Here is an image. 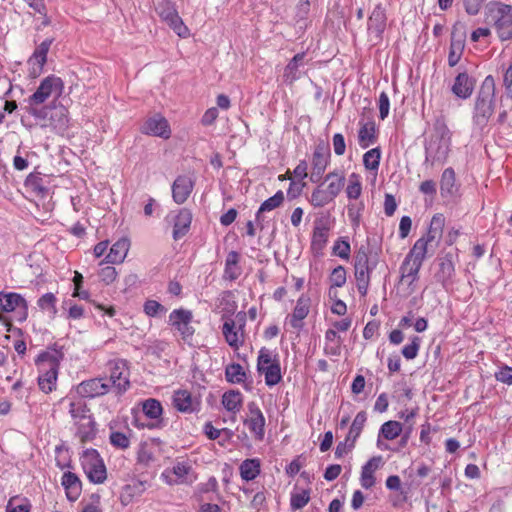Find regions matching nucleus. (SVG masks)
<instances>
[{"mask_svg":"<svg viewBox=\"0 0 512 512\" xmlns=\"http://www.w3.org/2000/svg\"><path fill=\"white\" fill-rule=\"evenodd\" d=\"M98 275H99L100 280L103 283H105L106 285H109L115 281V279L117 277V271L112 266H106V267H103L102 269H100Z\"/></svg>","mask_w":512,"mask_h":512,"instance_id":"obj_63","label":"nucleus"},{"mask_svg":"<svg viewBox=\"0 0 512 512\" xmlns=\"http://www.w3.org/2000/svg\"><path fill=\"white\" fill-rule=\"evenodd\" d=\"M403 430V425L394 420L383 423L379 429L378 442L383 437L387 440H393L397 438Z\"/></svg>","mask_w":512,"mask_h":512,"instance_id":"obj_37","label":"nucleus"},{"mask_svg":"<svg viewBox=\"0 0 512 512\" xmlns=\"http://www.w3.org/2000/svg\"><path fill=\"white\" fill-rule=\"evenodd\" d=\"M284 201V193L283 191H277L272 197L266 199L261 206L259 207L256 218L259 219L260 215L264 212L272 211L278 208Z\"/></svg>","mask_w":512,"mask_h":512,"instance_id":"obj_44","label":"nucleus"},{"mask_svg":"<svg viewBox=\"0 0 512 512\" xmlns=\"http://www.w3.org/2000/svg\"><path fill=\"white\" fill-rule=\"evenodd\" d=\"M432 246V244L421 237L415 242L409 253L406 255L405 259L412 262L415 261V263L422 265L426 258L429 247Z\"/></svg>","mask_w":512,"mask_h":512,"instance_id":"obj_33","label":"nucleus"},{"mask_svg":"<svg viewBox=\"0 0 512 512\" xmlns=\"http://www.w3.org/2000/svg\"><path fill=\"white\" fill-rule=\"evenodd\" d=\"M487 15L493 22L500 40L512 39V6L502 2H490L487 5Z\"/></svg>","mask_w":512,"mask_h":512,"instance_id":"obj_5","label":"nucleus"},{"mask_svg":"<svg viewBox=\"0 0 512 512\" xmlns=\"http://www.w3.org/2000/svg\"><path fill=\"white\" fill-rule=\"evenodd\" d=\"M130 242L127 238H121L110 248L106 256V262L111 264L122 263L129 251Z\"/></svg>","mask_w":512,"mask_h":512,"instance_id":"obj_25","label":"nucleus"},{"mask_svg":"<svg viewBox=\"0 0 512 512\" xmlns=\"http://www.w3.org/2000/svg\"><path fill=\"white\" fill-rule=\"evenodd\" d=\"M440 192L444 198H453L458 192L455 171L451 167L446 168L441 175Z\"/></svg>","mask_w":512,"mask_h":512,"instance_id":"obj_23","label":"nucleus"},{"mask_svg":"<svg viewBox=\"0 0 512 512\" xmlns=\"http://www.w3.org/2000/svg\"><path fill=\"white\" fill-rule=\"evenodd\" d=\"M110 389L106 378H93L81 382L76 387V393L82 398H95L105 395Z\"/></svg>","mask_w":512,"mask_h":512,"instance_id":"obj_15","label":"nucleus"},{"mask_svg":"<svg viewBox=\"0 0 512 512\" xmlns=\"http://www.w3.org/2000/svg\"><path fill=\"white\" fill-rule=\"evenodd\" d=\"M420 343H421L420 338L417 336H414L411 340V343L406 344L402 348L401 352H402V355L404 356V358H406L407 360L415 359L417 357L419 349H420Z\"/></svg>","mask_w":512,"mask_h":512,"instance_id":"obj_56","label":"nucleus"},{"mask_svg":"<svg viewBox=\"0 0 512 512\" xmlns=\"http://www.w3.org/2000/svg\"><path fill=\"white\" fill-rule=\"evenodd\" d=\"M156 11L160 18L165 21L169 27L182 38L189 36V29L179 16L175 5L169 0H161L158 2Z\"/></svg>","mask_w":512,"mask_h":512,"instance_id":"obj_8","label":"nucleus"},{"mask_svg":"<svg viewBox=\"0 0 512 512\" xmlns=\"http://www.w3.org/2000/svg\"><path fill=\"white\" fill-rule=\"evenodd\" d=\"M110 430L111 432L109 435V440L111 445L118 448H128V446L130 445V429L128 427H125L123 431H115L111 427Z\"/></svg>","mask_w":512,"mask_h":512,"instance_id":"obj_43","label":"nucleus"},{"mask_svg":"<svg viewBox=\"0 0 512 512\" xmlns=\"http://www.w3.org/2000/svg\"><path fill=\"white\" fill-rule=\"evenodd\" d=\"M248 408L250 412L248 420L249 427L255 434L262 435L265 425V418L263 416V413L255 403H250L248 405Z\"/></svg>","mask_w":512,"mask_h":512,"instance_id":"obj_34","label":"nucleus"},{"mask_svg":"<svg viewBox=\"0 0 512 512\" xmlns=\"http://www.w3.org/2000/svg\"><path fill=\"white\" fill-rule=\"evenodd\" d=\"M61 359L62 355L57 350L45 351L38 355V385L43 392L49 393L55 389Z\"/></svg>","mask_w":512,"mask_h":512,"instance_id":"obj_3","label":"nucleus"},{"mask_svg":"<svg viewBox=\"0 0 512 512\" xmlns=\"http://www.w3.org/2000/svg\"><path fill=\"white\" fill-rule=\"evenodd\" d=\"M260 460L246 459L239 467L241 478L245 481L254 480L260 474Z\"/></svg>","mask_w":512,"mask_h":512,"instance_id":"obj_35","label":"nucleus"},{"mask_svg":"<svg viewBox=\"0 0 512 512\" xmlns=\"http://www.w3.org/2000/svg\"><path fill=\"white\" fill-rule=\"evenodd\" d=\"M226 380L230 383H242L246 378L243 367L238 363L229 364L225 369Z\"/></svg>","mask_w":512,"mask_h":512,"instance_id":"obj_48","label":"nucleus"},{"mask_svg":"<svg viewBox=\"0 0 512 512\" xmlns=\"http://www.w3.org/2000/svg\"><path fill=\"white\" fill-rule=\"evenodd\" d=\"M192 318V312L185 309L173 310L169 315L170 325L180 333L185 342H189L195 332L191 326Z\"/></svg>","mask_w":512,"mask_h":512,"instance_id":"obj_13","label":"nucleus"},{"mask_svg":"<svg viewBox=\"0 0 512 512\" xmlns=\"http://www.w3.org/2000/svg\"><path fill=\"white\" fill-rule=\"evenodd\" d=\"M28 305L26 300L18 293L0 292V310L3 312H13L17 309L22 310L26 314Z\"/></svg>","mask_w":512,"mask_h":512,"instance_id":"obj_21","label":"nucleus"},{"mask_svg":"<svg viewBox=\"0 0 512 512\" xmlns=\"http://www.w3.org/2000/svg\"><path fill=\"white\" fill-rule=\"evenodd\" d=\"M25 187L35 192L37 195H44L47 189L43 185V179L38 175L31 173L25 179Z\"/></svg>","mask_w":512,"mask_h":512,"instance_id":"obj_52","label":"nucleus"},{"mask_svg":"<svg viewBox=\"0 0 512 512\" xmlns=\"http://www.w3.org/2000/svg\"><path fill=\"white\" fill-rule=\"evenodd\" d=\"M192 221V214L187 209H181L175 217L173 238L178 240L182 238L189 230Z\"/></svg>","mask_w":512,"mask_h":512,"instance_id":"obj_27","label":"nucleus"},{"mask_svg":"<svg viewBox=\"0 0 512 512\" xmlns=\"http://www.w3.org/2000/svg\"><path fill=\"white\" fill-rule=\"evenodd\" d=\"M52 39L44 40L34 51L33 55L28 60V64L31 66L30 75L37 77L43 69L44 64L47 60V54L52 44Z\"/></svg>","mask_w":512,"mask_h":512,"instance_id":"obj_19","label":"nucleus"},{"mask_svg":"<svg viewBox=\"0 0 512 512\" xmlns=\"http://www.w3.org/2000/svg\"><path fill=\"white\" fill-rule=\"evenodd\" d=\"M259 372L264 374L265 383L268 386H274L281 381V369L278 361H275L274 365H269Z\"/></svg>","mask_w":512,"mask_h":512,"instance_id":"obj_50","label":"nucleus"},{"mask_svg":"<svg viewBox=\"0 0 512 512\" xmlns=\"http://www.w3.org/2000/svg\"><path fill=\"white\" fill-rule=\"evenodd\" d=\"M80 460L83 470L91 482L101 484L106 480V467L98 450H83Z\"/></svg>","mask_w":512,"mask_h":512,"instance_id":"obj_7","label":"nucleus"},{"mask_svg":"<svg viewBox=\"0 0 512 512\" xmlns=\"http://www.w3.org/2000/svg\"><path fill=\"white\" fill-rule=\"evenodd\" d=\"M496 380L505 383L512 384V368L505 366L495 373Z\"/></svg>","mask_w":512,"mask_h":512,"instance_id":"obj_64","label":"nucleus"},{"mask_svg":"<svg viewBox=\"0 0 512 512\" xmlns=\"http://www.w3.org/2000/svg\"><path fill=\"white\" fill-rule=\"evenodd\" d=\"M309 313V303L308 299L304 297H300L297 302L296 306L293 310V313L290 316L289 324L291 327L295 329H300L303 326L302 321L307 317Z\"/></svg>","mask_w":512,"mask_h":512,"instance_id":"obj_30","label":"nucleus"},{"mask_svg":"<svg viewBox=\"0 0 512 512\" xmlns=\"http://www.w3.org/2000/svg\"><path fill=\"white\" fill-rule=\"evenodd\" d=\"M142 410L146 417L159 419L162 416L163 408L157 399L149 398L142 403Z\"/></svg>","mask_w":512,"mask_h":512,"instance_id":"obj_45","label":"nucleus"},{"mask_svg":"<svg viewBox=\"0 0 512 512\" xmlns=\"http://www.w3.org/2000/svg\"><path fill=\"white\" fill-rule=\"evenodd\" d=\"M334 198L330 195V193L326 189H322L318 187L313 190L309 202L312 206L316 208L324 207L325 205L332 202Z\"/></svg>","mask_w":512,"mask_h":512,"instance_id":"obj_47","label":"nucleus"},{"mask_svg":"<svg viewBox=\"0 0 512 512\" xmlns=\"http://www.w3.org/2000/svg\"><path fill=\"white\" fill-rule=\"evenodd\" d=\"M329 280L332 287H342L346 283V269L339 265L333 269Z\"/></svg>","mask_w":512,"mask_h":512,"instance_id":"obj_59","label":"nucleus"},{"mask_svg":"<svg viewBox=\"0 0 512 512\" xmlns=\"http://www.w3.org/2000/svg\"><path fill=\"white\" fill-rule=\"evenodd\" d=\"M329 160L330 152L324 147L318 146L315 149L312 157V170L310 173L311 182L318 183L321 181Z\"/></svg>","mask_w":512,"mask_h":512,"instance_id":"obj_17","label":"nucleus"},{"mask_svg":"<svg viewBox=\"0 0 512 512\" xmlns=\"http://www.w3.org/2000/svg\"><path fill=\"white\" fill-rule=\"evenodd\" d=\"M386 26V13L381 5L375 6L369 19L368 30L375 32L378 36L384 31Z\"/></svg>","mask_w":512,"mask_h":512,"instance_id":"obj_32","label":"nucleus"},{"mask_svg":"<svg viewBox=\"0 0 512 512\" xmlns=\"http://www.w3.org/2000/svg\"><path fill=\"white\" fill-rule=\"evenodd\" d=\"M362 193L361 178L358 174L352 173L349 176L348 185L346 187V195L350 200H356Z\"/></svg>","mask_w":512,"mask_h":512,"instance_id":"obj_49","label":"nucleus"},{"mask_svg":"<svg viewBox=\"0 0 512 512\" xmlns=\"http://www.w3.org/2000/svg\"><path fill=\"white\" fill-rule=\"evenodd\" d=\"M328 241V229L317 226L313 230L311 249L315 254H321Z\"/></svg>","mask_w":512,"mask_h":512,"instance_id":"obj_38","label":"nucleus"},{"mask_svg":"<svg viewBox=\"0 0 512 512\" xmlns=\"http://www.w3.org/2000/svg\"><path fill=\"white\" fill-rule=\"evenodd\" d=\"M110 376L107 379L110 387H114L119 393L125 392L130 386L129 369L125 360H115L109 363Z\"/></svg>","mask_w":512,"mask_h":512,"instance_id":"obj_12","label":"nucleus"},{"mask_svg":"<svg viewBox=\"0 0 512 512\" xmlns=\"http://www.w3.org/2000/svg\"><path fill=\"white\" fill-rule=\"evenodd\" d=\"M69 413L74 420V424L82 421V418H89L92 416L86 403L82 400L71 401L69 405Z\"/></svg>","mask_w":512,"mask_h":512,"instance_id":"obj_42","label":"nucleus"},{"mask_svg":"<svg viewBox=\"0 0 512 512\" xmlns=\"http://www.w3.org/2000/svg\"><path fill=\"white\" fill-rule=\"evenodd\" d=\"M36 124L43 128H51L56 132H63L68 126L67 110L64 106H43L27 108Z\"/></svg>","mask_w":512,"mask_h":512,"instance_id":"obj_4","label":"nucleus"},{"mask_svg":"<svg viewBox=\"0 0 512 512\" xmlns=\"http://www.w3.org/2000/svg\"><path fill=\"white\" fill-rule=\"evenodd\" d=\"M304 58L305 53H298L287 64L283 75L287 83L292 84L294 81L300 78L301 72L299 68L303 66Z\"/></svg>","mask_w":512,"mask_h":512,"instance_id":"obj_31","label":"nucleus"},{"mask_svg":"<svg viewBox=\"0 0 512 512\" xmlns=\"http://www.w3.org/2000/svg\"><path fill=\"white\" fill-rule=\"evenodd\" d=\"M363 163L368 170H377L380 164V150L373 148L367 151L363 156Z\"/></svg>","mask_w":512,"mask_h":512,"instance_id":"obj_54","label":"nucleus"},{"mask_svg":"<svg viewBox=\"0 0 512 512\" xmlns=\"http://www.w3.org/2000/svg\"><path fill=\"white\" fill-rule=\"evenodd\" d=\"M366 419L367 417L364 411L357 413L345 437V441L343 444L344 448H352L355 445V441L359 437L366 422Z\"/></svg>","mask_w":512,"mask_h":512,"instance_id":"obj_26","label":"nucleus"},{"mask_svg":"<svg viewBox=\"0 0 512 512\" xmlns=\"http://www.w3.org/2000/svg\"><path fill=\"white\" fill-rule=\"evenodd\" d=\"M143 310L145 314L149 317H156L160 314H164L167 310L166 308L155 300H147L143 305Z\"/></svg>","mask_w":512,"mask_h":512,"instance_id":"obj_58","label":"nucleus"},{"mask_svg":"<svg viewBox=\"0 0 512 512\" xmlns=\"http://www.w3.org/2000/svg\"><path fill=\"white\" fill-rule=\"evenodd\" d=\"M383 465L382 457L371 458L361 471L360 482L363 488L369 489L375 485L374 473Z\"/></svg>","mask_w":512,"mask_h":512,"instance_id":"obj_22","label":"nucleus"},{"mask_svg":"<svg viewBox=\"0 0 512 512\" xmlns=\"http://www.w3.org/2000/svg\"><path fill=\"white\" fill-rule=\"evenodd\" d=\"M451 145V132L443 118L436 119L432 133L425 140V161L427 166L445 163Z\"/></svg>","mask_w":512,"mask_h":512,"instance_id":"obj_2","label":"nucleus"},{"mask_svg":"<svg viewBox=\"0 0 512 512\" xmlns=\"http://www.w3.org/2000/svg\"><path fill=\"white\" fill-rule=\"evenodd\" d=\"M222 405L227 411L236 413L242 406V394L235 390L225 392L222 396Z\"/></svg>","mask_w":512,"mask_h":512,"instance_id":"obj_39","label":"nucleus"},{"mask_svg":"<svg viewBox=\"0 0 512 512\" xmlns=\"http://www.w3.org/2000/svg\"><path fill=\"white\" fill-rule=\"evenodd\" d=\"M56 297L53 293H46L38 300V306L42 310L55 311Z\"/></svg>","mask_w":512,"mask_h":512,"instance_id":"obj_61","label":"nucleus"},{"mask_svg":"<svg viewBox=\"0 0 512 512\" xmlns=\"http://www.w3.org/2000/svg\"><path fill=\"white\" fill-rule=\"evenodd\" d=\"M162 478L169 485L192 483L196 479L191 466L184 462H178L171 469H166Z\"/></svg>","mask_w":512,"mask_h":512,"instance_id":"obj_14","label":"nucleus"},{"mask_svg":"<svg viewBox=\"0 0 512 512\" xmlns=\"http://www.w3.org/2000/svg\"><path fill=\"white\" fill-rule=\"evenodd\" d=\"M239 260L240 255L238 252L230 251L227 254L223 274L224 279L234 281L241 275L242 269L239 265Z\"/></svg>","mask_w":512,"mask_h":512,"instance_id":"obj_28","label":"nucleus"},{"mask_svg":"<svg viewBox=\"0 0 512 512\" xmlns=\"http://www.w3.org/2000/svg\"><path fill=\"white\" fill-rule=\"evenodd\" d=\"M173 405L180 412H192L194 407L191 393L187 390L176 391L173 395Z\"/></svg>","mask_w":512,"mask_h":512,"instance_id":"obj_36","label":"nucleus"},{"mask_svg":"<svg viewBox=\"0 0 512 512\" xmlns=\"http://www.w3.org/2000/svg\"><path fill=\"white\" fill-rule=\"evenodd\" d=\"M418 413H419V408L414 407L411 409L406 408L398 414L399 418L404 421L403 425L406 427L407 433H410L411 430L413 429L414 419L416 418Z\"/></svg>","mask_w":512,"mask_h":512,"instance_id":"obj_55","label":"nucleus"},{"mask_svg":"<svg viewBox=\"0 0 512 512\" xmlns=\"http://www.w3.org/2000/svg\"><path fill=\"white\" fill-rule=\"evenodd\" d=\"M325 180L329 182L326 190L335 199L344 186L345 178L338 173L331 172L326 175Z\"/></svg>","mask_w":512,"mask_h":512,"instance_id":"obj_46","label":"nucleus"},{"mask_svg":"<svg viewBox=\"0 0 512 512\" xmlns=\"http://www.w3.org/2000/svg\"><path fill=\"white\" fill-rule=\"evenodd\" d=\"M464 50V41L463 39L459 38L456 39L455 35H452L451 43H450V49H449V55H448V64L450 67L456 66L462 56Z\"/></svg>","mask_w":512,"mask_h":512,"instance_id":"obj_41","label":"nucleus"},{"mask_svg":"<svg viewBox=\"0 0 512 512\" xmlns=\"http://www.w3.org/2000/svg\"><path fill=\"white\" fill-rule=\"evenodd\" d=\"M475 88V80L467 71L457 74L451 87L452 93L459 99L466 100L471 97Z\"/></svg>","mask_w":512,"mask_h":512,"instance_id":"obj_18","label":"nucleus"},{"mask_svg":"<svg viewBox=\"0 0 512 512\" xmlns=\"http://www.w3.org/2000/svg\"><path fill=\"white\" fill-rule=\"evenodd\" d=\"M355 278L357 289L362 296H365L370 283V273L375 268V263H371L365 250H359L355 256Z\"/></svg>","mask_w":512,"mask_h":512,"instance_id":"obj_10","label":"nucleus"},{"mask_svg":"<svg viewBox=\"0 0 512 512\" xmlns=\"http://www.w3.org/2000/svg\"><path fill=\"white\" fill-rule=\"evenodd\" d=\"M141 131L144 134L161 137L163 139H168L171 135L168 121L160 114H155L148 118L144 122Z\"/></svg>","mask_w":512,"mask_h":512,"instance_id":"obj_16","label":"nucleus"},{"mask_svg":"<svg viewBox=\"0 0 512 512\" xmlns=\"http://www.w3.org/2000/svg\"><path fill=\"white\" fill-rule=\"evenodd\" d=\"M61 484L65 489L66 497L69 501L78 499L81 493V482L76 474L65 472L62 476Z\"/></svg>","mask_w":512,"mask_h":512,"instance_id":"obj_24","label":"nucleus"},{"mask_svg":"<svg viewBox=\"0 0 512 512\" xmlns=\"http://www.w3.org/2000/svg\"><path fill=\"white\" fill-rule=\"evenodd\" d=\"M379 117L384 120L389 115L390 100L386 92H381L378 99Z\"/></svg>","mask_w":512,"mask_h":512,"instance_id":"obj_62","label":"nucleus"},{"mask_svg":"<svg viewBox=\"0 0 512 512\" xmlns=\"http://www.w3.org/2000/svg\"><path fill=\"white\" fill-rule=\"evenodd\" d=\"M310 500V491L303 489L291 494L290 506L293 510L303 508Z\"/></svg>","mask_w":512,"mask_h":512,"instance_id":"obj_53","label":"nucleus"},{"mask_svg":"<svg viewBox=\"0 0 512 512\" xmlns=\"http://www.w3.org/2000/svg\"><path fill=\"white\" fill-rule=\"evenodd\" d=\"M364 210V203H350L347 206L348 218L352 227L356 230L360 226L362 212Z\"/></svg>","mask_w":512,"mask_h":512,"instance_id":"obj_51","label":"nucleus"},{"mask_svg":"<svg viewBox=\"0 0 512 512\" xmlns=\"http://www.w3.org/2000/svg\"><path fill=\"white\" fill-rule=\"evenodd\" d=\"M496 88L494 78L488 75L483 80L474 100L472 127L473 132L481 134L495 112Z\"/></svg>","mask_w":512,"mask_h":512,"instance_id":"obj_1","label":"nucleus"},{"mask_svg":"<svg viewBox=\"0 0 512 512\" xmlns=\"http://www.w3.org/2000/svg\"><path fill=\"white\" fill-rule=\"evenodd\" d=\"M422 265L404 258L400 266L399 286L405 296H409L416 291V283L419 279V271Z\"/></svg>","mask_w":512,"mask_h":512,"instance_id":"obj_11","label":"nucleus"},{"mask_svg":"<svg viewBox=\"0 0 512 512\" xmlns=\"http://www.w3.org/2000/svg\"><path fill=\"white\" fill-rule=\"evenodd\" d=\"M454 273V265L451 260H443L439 264V272L437 273V278L443 284L448 281Z\"/></svg>","mask_w":512,"mask_h":512,"instance_id":"obj_57","label":"nucleus"},{"mask_svg":"<svg viewBox=\"0 0 512 512\" xmlns=\"http://www.w3.org/2000/svg\"><path fill=\"white\" fill-rule=\"evenodd\" d=\"M375 125L372 122L364 123L358 133L359 145L367 148L375 142Z\"/></svg>","mask_w":512,"mask_h":512,"instance_id":"obj_40","label":"nucleus"},{"mask_svg":"<svg viewBox=\"0 0 512 512\" xmlns=\"http://www.w3.org/2000/svg\"><path fill=\"white\" fill-rule=\"evenodd\" d=\"M245 314L238 313L235 319H227L223 323L222 333L227 344L237 350L244 343Z\"/></svg>","mask_w":512,"mask_h":512,"instance_id":"obj_9","label":"nucleus"},{"mask_svg":"<svg viewBox=\"0 0 512 512\" xmlns=\"http://www.w3.org/2000/svg\"><path fill=\"white\" fill-rule=\"evenodd\" d=\"M194 187L193 180L186 175L178 176L172 185V197L177 204H183L190 196Z\"/></svg>","mask_w":512,"mask_h":512,"instance_id":"obj_20","label":"nucleus"},{"mask_svg":"<svg viewBox=\"0 0 512 512\" xmlns=\"http://www.w3.org/2000/svg\"><path fill=\"white\" fill-rule=\"evenodd\" d=\"M350 244L346 240H337L333 246V253L342 259H348L350 256Z\"/></svg>","mask_w":512,"mask_h":512,"instance_id":"obj_60","label":"nucleus"},{"mask_svg":"<svg viewBox=\"0 0 512 512\" xmlns=\"http://www.w3.org/2000/svg\"><path fill=\"white\" fill-rule=\"evenodd\" d=\"M63 81L54 75L44 78L36 91L27 99L28 107H40L50 97L58 98L63 92Z\"/></svg>","mask_w":512,"mask_h":512,"instance_id":"obj_6","label":"nucleus"},{"mask_svg":"<svg viewBox=\"0 0 512 512\" xmlns=\"http://www.w3.org/2000/svg\"><path fill=\"white\" fill-rule=\"evenodd\" d=\"M76 425V436L82 443L91 441L96 435V422L93 417L82 418V421L75 423Z\"/></svg>","mask_w":512,"mask_h":512,"instance_id":"obj_29","label":"nucleus"}]
</instances>
